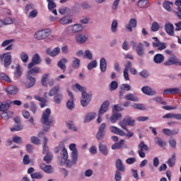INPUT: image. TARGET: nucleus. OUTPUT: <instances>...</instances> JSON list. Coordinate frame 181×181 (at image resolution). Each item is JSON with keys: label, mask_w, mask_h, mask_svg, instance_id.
I'll list each match as a JSON object with an SVG mask.
<instances>
[{"label": "nucleus", "mask_w": 181, "mask_h": 181, "mask_svg": "<svg viewBox=\"0 0 181 181\" xmlns=\"http://www.w3.org/2000/svg\"><path fill=\"white\" fill-rule=\"evenodd\" d=\"M61 156L66 160V163L69 162L68 158H69V154L67 153V149H66L65 147L62 148V153H61ZM69 165V163H66Z\"/></svg>", "instance_id": "a19ab883"}, {"label": "nucleus", "mask_w": 181, "mask_h": 181, "mask_svg": "<svg viewBox=\"0 0 181 181\" xmlns=\"http://www.w3.org/2000/svg\"><path fill=\"white\" fill-rule=\"evenodd\" d=\"M49 74H45L42 76L41 83L44 87H47V80H49Z\"/></svg>", "instance_id": "58836bf2"}, {"label": "nucleus", "mask_w": 181, "mask_h": 181, "mask_svg": "<svg viewBox=\"0 0 181 181\" xmlns=\"http://www.w3.org/2000/svg\"><path fill=\"white\" fill-rule=\"evenodd\" d=\"M116 168L119 172H125V166L122 163L121 159H117L116 160Z\"/></svg>", "instance_id": "c756f323"}, {"label": "nucleus", "mask_w": 181, "mask_h": 181, "mask_svg": "<svg viewBox=\"0 0 181 181\" xmlns=\"http://www.w3.org/2000/svg\"><path fill=\"white\" fill-rule=\"evenodd\" d=\"M110 130L112 134H116V135H120V136H125V132L115 126H111L110 127Z\"/></svg>", "instance_id": "f8f14e48"}, {"label": "nucleus", "mask_w": 181, "mask_h": 181, "mask_svg": "<svg viewBox=\"0 0 181 181\" xmlns=\"http://www.w3.org/2000/svg\"><path fill=\"white\" fill-rule=\"evenodd\" d=\"M99 150H100V152L105 156H107V155H108V148H107V145L100 143Z\"/></svg>", "instance_id": "bb28decb"}, {"label": "nucleus", "mask_w": 181, "mask_h": 181, "mask_svg": "<svg viewBox=\"0 0 181 181\" xmlns=\"http://www.w3.org/2000/svg\"><path fill=\"white\" fill-rule=\"evenodd\" d=\"M137 25V21L136 18H132L129 20L127 25H126V29L129 30V32H132V28H136Z\"/></svg>", "instance_id": "dca6fc26"}, {"label": "nucleus", "mask_w": 181, "mask_h": 181, "mask_svg": "<svg viewBox=\"0 0 181 181\" xmlns=\"http://www.w3.org/2000/svg\"><path fill=\"white\" fill-rule=\"evenodd\" d=\"M82 30L83 25L81 24L70 25L65 29V32L68 33V35H71L72 33H78V32H81Z\"/></svg>", "instance_id": "20e7f679"}, {"label": "nucleus", "mask_w": 181, "mask_h": 181, "mask_svg": "<svg viewBox=\"0 0 181 181\" xmlns=\"http://www.w3.org/2000/svg\"><path fill=\"white\" fill-rule=\"evenodd\" d=\"M119 125H120L123 129H127V125L134 127L135 120L132 119V117L129 116H126L122 121L119 122Z\"/></svg>", "instance_id": "f03ea898"}, {"label": "nucleus", "mask_w": 181, "mask_h": 181, "mask_svg": "<svg viewBox=\"0 0 181 181\" xmlns=\"http://www.w3.org/2000/svg\"><path fill=\"white\" fill-rule=\"evenodd\" d=\"M124 142H125V140L124 139L119 140V142L112 145V147H111L113 151H115V149H121V148L124 146Z\"/></svg>", "instance_id": "72a5a7b5"}, {"label": "nucleus", "mask_w": 181, "mask_h": 181, "mask_svg": "<svg viewBox=\"0 0 181 181\" xmlns=\"http://www.w3.org/2000/svg\"><path fill=\"white\" fill-rule=\"evenodd\" d=\"M27 80L28 83H25L26 88H31V87H33L36 83V79L35 77L32 76V75H29L28 74H27Z\"/></svg>", "instance_id": "9b49d317"}, {"label": "nucleus", "mask_w": 181, "mask_h": 181, "mask_svg": "<svg viewBox=\"0 0 181 181\" xmlns=\"http://www.w3.org/2000/svg\"><path fill=\"white\" fill-rule=\"evenodd\" d=\"M138 148H139V151H138L139 156L140 158H145V152L144 151H148V145L145 144L144 141H141V143L139 144Z\"/></svg>", "instance_id": "1a4fd4ad"}, {"label": "nucleus", "mask_w": 181, "mask_h": 181, "mask_svg": "<svg viewBox=\"0 0 181 181\" xmlns=\"http://www.w3.org/2000/svg\"><path fill=\"white\" fill-rule=\"evenodd\" d=\"M97 67V60L94 59L88 64V70H93Z\"/></svg>", "instance_id": "5fc2aeb1"}, {"label": "nucleus", "mask_w": 181, "mask_h": 181, "mask_svg": "<svg viewBox=\"0 0 181 181\" xmlns=\"http://www.w3.org/2000/svg\"><path fill=\"white\" fill-rule=\"evenodd\" d=\"M40 63H42V59L40 58V55H39V54H35L33 55L31 62L28 64V69H32L33 66L40 64Z\"/></svg>", "instance_id": "0eeeda50"}, {"label": "nucleus", "mask_w": 181, "mask_h": 181, "mask_svg": "<svg viewBox=\"0 0 181 181\" xmlns=\"http://www.w3.org/2000/svg\"><path fill=\"white\" fill-rule=\"evenodd\" d=\"M132 107H133L134 110H146L145 106H144V105L141 103H134V105H132Z\"/></svg>", "instance_id": "bf43d9fd"}, {"label": "nucleus", "mask_w": 181, "mask_h": 181, "mask_svg": "<svg viewBox=\"0 0 181 181\" xmlns=\"http://www.w3.org/2000/svg\"><path fill=\"white\" fill-rule=\"evenodd\" d=\"M76 40L78 43L83 45V43H86L87 41V36L84 35H78L76 36Z\"/></svg>", "instance_id": "f704fd0d"}, {"label": "nucleus", "mask_w": 181, "mask_h": 181, "mask_svg": "<svg viewBox=\"0 0 181 181\" xmlns=\"http://www.w3.org/2000/svg\"><path fill=\"white\" fill-rule=\"evenodd\" d=\"M100 69L102 73L107 71V60L104 57H102L100 60Z\"/></svg>", "instance_id": "412c9836"}, {"label": "nucleus", "mask_w": 181, "mask_h": 181, "mask_svg": "<svg viewBox=\"0 0 181 181\" xmlns=\"http://www.w3.org/2000/svg\"><path fill=\"white\" fill-rule=\"evenodd\" d=\"M120 90H124V91H131V86L129 84L123 83L120 86Z\"/></svg>", "instance_id": "69168bd1"}, {"label": "nucleus", "mask_w": 181, "mask_h": 181, "mask_svg": "<svg viewBox=\"0 0 181 181\" xmlns=\"http://www.w3.org/2000/svg\"><path fill=\"white\" fill-rule=\"evenodd\" d=\"M4 67H6V69H8V67L12 64V56L7 54V55L4 58Z\"/></svg>", "instance_id": "473e14b6"}, {"label": "nucleus", "mask_w": 181, "mask_h": 181, "mask_svg": "<svg viewBox=\"0 0 181 181\" xmlns=\"http://www.w3.org/2000/svg\"><path fill=\"white\" fill-rule=\"evenodd\" d=\"M66 107L68 110H70L71 111L74 110V99L70 98L66 102Z\"/></svg>", "instance_id": "79ce46f5"}, {"label": "nucleus", "mask_w": 181, "mask_h": 181, "mask_svg": "<svg viewBox=\"0 0 181 181\" xmlns=\"http://www.w3.org/2000/svg\"><path fill=\"white\" fill-rule=\"evenodd\" d=\"M160 26L159 24L157 22H153L151 25V32H158V30L159 29Z\"/></svg>", "instance_id": "e2e57ef3"}, {"label": "nucleus", "mask_w": 181, "mask_h": 181, "mask_svg": "<svg viewBox=\"0 0 181 181\" xmlns=\"http://www.w3.org/2000/svg\"><path fill=\"white\" fill-rule=\"evenodd\" d=\"M81 62L80 59L76 57H74V61L72 62L73 69H78L80 67Z\"/></svg>", "instance_id": "de8ad7c7"}, {"label": "nucleus", "mask_w": 181, "mask_h": 181, "mask_svg": "<svg viewBox=\"0 0 181 181\" xmlns=\"http://www.w3.org/2000/svg\"><path fill=\"white\" fill-rule=\"evenodd\" d=\"M12 114H13V112H7L6 111H3L1 114V117L2 118V119H9V118H11Z\"/></svg>", "instance_id": "09e8293b"}, {"label": "nucleus", "mask_w": 181, "mask_h": 181, "mask_svg": "<svg viewBox=\"0 0 181 181\" xmlns=\"http://www.w3.org/2000/svg\"><path fill=\"white\" fill-rule=\"evenodd\" d=\"M62 100H63V93H57L54 96V103H55V104H62Z\"/></svg>", "instance_id": "e433bc0d"}, {"label": "nucleus", "mask_w": 181, "mask_h": 181, "mask_svg": "<svg viewBox=\"0 0 181 181\" xmlns=\"http://www.w3.org/2000/svg\"><path fill=\"white\" fill-rule=\"evenodd\" d=\"M175 163H176V153H173L170 158L168 160V165L170 168H173L175 166Z\"/></svg>", "instance_id": "4c0bfd02"}, {"label": "nucleus", "mask_w": 181, "mask_h": 181, "mask_svg": "<svg viewBox=\"0 0 181 181\" xmlns=\"http://www.w3.org/2000/svg\"><path fill=\"white\" fill-rule=\"evenodd\" d=\"M40 168L43 172H45V173H53V167L50 165L42 163L40 165Z\"/></svg>", "instance_id": "2eb2a0df"}, {"label": "nucleus", "mask_w": 181, "mask_h": 181, "mask_svg": "<svg viewBox=\"0 0 181 181\" xmlns=\"http://www.w3.org/2000/svg\"><path fill=\"white\" fill-rule=\"evenodd\" d=\"M71 158H72V163H76V162H77V159L78 158V151H77V149H74L72 151Z\"/></svg>", "instance_id": "a18cd8bd"}, {"label": "nucleus", "mask_w": 181, "mask_h": 181, "mask_svg": "<svg viewBox=\"0 0 181 181\" xmlns=\"http://www.w3.org/2000/svg\"><path fill=\"white\" fill-rule=\"evenodd\" d=\"M66 127L69 128V129H72V131L77 132V127H74V122L73 121L68 122Z\"/></svg>", "instance_id": "13d9d810"}, {"label": "nucleus", "mask_w": 181, "mask_h": 181, "mask_svg": "<svg viewBox=\"0 0 181 181\" xmlns=\"http://www.w3.org/2000/svg\"><path fill=\"white\" fill-rule=\"evenodd\" d=\"M141 91L144 94H146V95H155V94H156V91L153 90V89L149 86H144L141 88Z\"/></svg>", "instance_id": "4468645a"}, {"label": "nucleus", "mask_w": 181, "mask_h": 181, "mask_svg": "<svg viewBox=\"0 0 181 181\" xmlns=\"http://www.w3.org/2000/svg\"><path fill=\"white\" fill-rule=\"evenodd\" d=\"M28 71L27 74L30 76H33V74H38V73H42V70L38 67H31L28 68Z\"/></svg>", "instance_id": "c85d7f7f"}, {"label": "nucleus", "mask_w": 181, "mask_h": 181, "mask_svg": "<svg viewBox=\"0 0 181 181\" xmlns=\"http://www.w3.org/2000/svg\"><path fill=\"white\" fill-rule=\"evenodd\" d=\"M84 59H88V60H93V54L91 51L86 49L83 55Z\"/></svg>", "instance_id": "6e6d98bb"}, {"label": "nucleus", "mask_w": 181, "mask_h": 181, "mask_svg": "<svg viewBox=\"0 0 181 181\" xmlns=\"http://www.w3.org/2000/svg\"><path fill=\"white\" fill-rule=\"evenodd\" d=\"M163 118H174L175 119H181V114L168 113L163 116Z\"/></svg>", "instance_id": "2f4dec72"}, {"label": "nucleus", "mask_w": 181, "mask_h": 181, "mask_svg": "<svg viewBox=\"0 0 181 181\" xmlns=\"http://www.w3.org/2000/svg\"><path fill=\"white\" fill-rule=\"evenodd\" d=\"M180 131V129L179 128H175L173 129L172 130L169 129H163V132L165 135H167V136H172L175 135H177Z\"/></svg>", "instance_id": "9d476101"}, {"label": "nucleus", "mask_w": 181, "mask_h": 181, "mask_svg": "<svg viewBox=\"0 0 181 181\" xmlns=\"http://www.w3.org/2000/svg\"><path fill=\"white\" fill-rule=\"evenodd\" d=\"M152 39L156 42H152L153 47H158V50H165L166 49V44L165 42H161L156 37H153Z\"/></svg>", "instance_id": "6e6552de"}, {"label": "nucleus", "mask_w": 181, "mask_h": 181, "mask_svg": "<svg viewBox=\"0 0 181 181\" xmlns=\"http://www.w3.org/2000/svg\"><path fill=\"white\" fill-rule=\"evenodd\" d=\"M60 53V47H55L53 51H51L49 49H47V54L52 56V57H54L57 56Z\"/></svg>", "instance_id": "a878e982"}, {"label": "nucleus", "mask_w": 181, "mask_h": 181, "mask_svg": "<svg viewBox=\"0 0 181 181\" xmlns=\"http://www.w3.org/2000/svg\"><path fill=\"white\" fill-rule=\"evenodd\" d=\"M6 91L8 94H11V95H15L18 94V87L10 86L6 89Z\"/></svg>", "instance_id": "b1692460"}, {"label": "nucleus", "mask_w": 181, "mask_h": 181, "mask_svg": "<svg viewBox=\"0 0 181 181\" xmlns=\"http://www.w3.org/2000/svg\"><path fill=\"white\" fill-rule=\"evenodd\" d=\"M97 115L96 112H89L86 115L85 119H84V122H90V121H93L94 118H95Z\"/></svg>", "instance_id": "7c9ffc66"}, {"label": "nucleus", "mask_w": 181, "mask_h": 181, "mask_svg": "<svg viewBox=\"0 0 181 181\" xmlns=\"http://www.w3.org/2000/svg\"><path fill=\"white\" fill-rule=\"evenodd\" d=\"M52 110L49 108H47L44 112L41 117V123L43 124L44 130L47 132L50 129V124L53 122V119L50 118Z\"/></svg>", "instance_id": "f257e3e1"}, {"label": "nucleus", "mask_w": 181, "mask_h": 181, "mask_svg": "<svg viewBox=\"0 0 181 181\" xmlns=\"http://www.w3.org/2000/svg\"><path fill=\"white\" fill-rule=\"evenodd\" d=\"M170 5H173V2L172 1H164L163 3V6L165 11H168V12H170L172 11V8H170Z\"/></svg>", "instance_id": "37998d69"}, {"label": "nucleus", "mask_w": 181, "mask_h": 181, "mask_svg": "<svg viewBox=\"0 0 181 181\" xmlns=\"http://www.w3.org/2000/svg\"><path fill=\"white\" fill-rule=\"evenodd\" d=\"M0 80H4V81H6L7 83H11L12 81L11 80V78L8 76L4 73H0Z\"/></svg>", "instance_id": "3c124183"}, {"label": "nucleus", "mask_w": 181, "mask_h": 181, "mask_svg": "<svg viewBox=\"0 0 181 181\" xmlns=\"http://www.w3.org/2000/svg\"><path fill=\"white\" fill-rule=\"evenodd\" d=\"M10 100L6 102H0V111H8L11 107Z\"/></svg>", "instance_id": "5701e85b"}, {"label": "nucleus", "mask_w": 181, "mask_h": 181, "mask_svg": "<svg viewBox=\"0 0 181 181\" xmlns=\"http://www.w3.org/2000/svg\"><path fill=\"white\" fill-rule=\"evenodd\" d=\"M118 28V22L116 20L113 21L111 25V30L112 33H115L117 32Z\"/></svg>", "instance_id": "4d7b16f0"}, {"label": "nucleus", "mask_w": 181, "mask_h": 181, "mask_svg": "<svg viewBox=\"0 0 181 181\" xmlns=\"http://www.w3.org/2000/svg\"><path fill=\"white\" fill-rule=\"evenodd\" d=\"M110 91H115L118 88V82L113 81L109 85Z\"/></svg>", "instance_id": "c03bdc74"}, {"label": "nucleus", "mask_w": 181, "mask_h": 181, "mask_svg": "<svg viewBox=\"0 0 181 181\" xmlns=\"http://www.w3.org/2000/svg\"><path fill=\"white\" fill-rule=\"evenodd\" d=\"M50 35V30L49 29L42 30L35 33L34 37L37 40H43Z\"/></svg>", "instance_id": "39448f33"}, {"label": "nucleus", "mask_w": 181, "mask_h": 181, "mask_svg": "<svg viewBox=\"0 0 181 181\" xmlns=\"http://www.w3.org/2000/svg\"><path fill=\"white\" fill-rule=\"evenodd\" d=\"M13 23V20L12 18L7 17L4 20H3V25H12Z\"/></svg>", "instance_id": "0e129e2a"}, {"label": "nucleus", "mask_w": 181, "mask_h": 181, "mask_svg": "<svg viewBox=\"0 0 181 181\" xmlns=\"http://www.w3.org/2000/svg\"><path fill=\"white\" fill-rule=\"evenodd\" d=\"M153 62L156 64H160L165 62V57L162 54H156L153 57Z\"/></svg>", "instance_id": "aec40b11"}, {"label": "nucleus", "mask_w": 181, "mask_h": 181, "mask_svg": "<svg viewBox=\"0 0 181 181\" xmlns=\"http://www.w3.org/2000/svg\"><path fill=\"white\" fill-rule=\"evenodd\" d=\"M73 20L69 19L68 17H64L60 20L61 25H69V23H71Z\"/></svg>", "instance_id": "8fccbe9b"}, {"label": "nucleus", "mask_w": 181, "mask_h": 181, "mask_svg": "<svg viewBox=\"0 0 181 181\" xmlns=\"http://www.w3.org/2000/svg\"><path fill=\"white\" fill-rule=\"evenodd\" d=\"M136 52L138 56L144 57L145 56V51L144 50V44L139 42L136 47Z\"/></svg>", "instance_id": "f3484780"}, {"label": "nucleus", "mask_w": 181, "mask_h": 181, "mask_svg": "<svg viewBox=\"0 0 181 181\" xmlns=\"http://www.w3.org/2000/svg\"><path fill=\"white\" fill-rule=\"evenodd\" d=\"M69 60L66 58H62L61 60L59 61L57 66L61 69V70H63L64 71H66V63H67Z\"/></svg>", "instance_id": "cd10ccee"}, {"label": "nucleus", "mask_w": 181, "mask_h": 181, "mask_svg": "<svg viewBox=\"0 0 181 181\" xmlns=\"http://www.w3.org/2000/svg\"><path fill=\"white\" fill-rule=\"evenodd\" d=\"M30 141L32 144H34L35 145H40V143L42 142V141L36 136H31Z\"/></svg>", "instance_id": "680f3d73"}, {"label": "nucleus", "mask_w": 181, "mask_h": 181, "mask_svg": "<svg viewBox=\"0 0 181 181\" xmlns=\"http://www.w3.org/2000/svg\"><path fill=\"white\" fill-rule=\"evenodd\" d=\"M180 93V89L179 88H167L163 91V94L166 95H170V94H177Z\"/></svg>", "instance_id": "6ab92c4d"}, {"label": "nucleus", "mask_w": 181, "mask_h": 181, "mask_svg": "<svg viewBox=\"0 0 181 181\" xmlns=\"http://www.w3.org/2000/svg\"><path fill=\"white\" fill-rule=\"evenodd\" d=\"M91 98H93V94H88L87 92H83L81 99V105L82 107H87V105L91 103Z\"/></svg>", "instance_id": "7ed1b4c3"}, {"label": "nucleus", "mask_w": 181, "mask_h": 181, "mask_svg": "<svg viewBox=\"0 0 181 181\" xmlns=\"http://www.w3.org/2000/svg\"><path fill=\"white\" fill-rule=\"evenodd\" d=\"M124 98L128 101H133L134 103H138V101H139V98H138L136 95L133 93H128L127 95H124Z\"/></svg>", "instance_id": "393cba45"}, {"label": "nucleus", "mask_w": 181, "mask_h": 181, "mask_svg": "<svg viewBox=\"0 0 181 181\" xmlns=\"http://www.w3.org/2000/svg\"><path fill=\"white\" fill-rule=\"evenodd\" d=\"M108 105H110V102L108 100L105 101L100 106L99 110L98 117L97 119L98 124H101V115L105 114L108 111Z\"/></svg>", "instance_id": "423d86ee"}, {"label": "nucleus", "mask_w": 181, "mask_h": 181, "mask_svg": "<svg viewBox=\"0 0 181 181\" xmlns=\"http://www.w3.org/2000/svg\"><path fill=\"white\" fill-rule=\"evenodd\" d=\"M20 58L21 59V62H23V63H28V62H29V55L25 52L21 53Z\"/></svg>", "instance_id": "ea45409f"}, {"label": "nucleus", "mask_w": 181, "mask_h": 181, "mask_svg": "<svg viewBox=\"0 0 181 181\" xmlns=\"http://www.w3.org/2000/svg\"><path fill=\"white\" fill-rule=\"evenodd\" d=\"M122 118V114L121 113H114L110 117V121L112 122V124H115L116 121H118V119H121Z\"/></svg>", "instance_id": "c9c22d12"}, {"label": "nucleus", "mask_w": 181, "mask_h": 181, "mask_svg": "<svg viewBox=\"0 0 181 181\" xmlns=\"http://www.w3.org/2000/svg\"><path fill=\"white\" fill-rule=\"evenodd\" d=\"M52 159H53V155H52V153L45 154V157L43 158V160L47 164L52 162Z\"/></svg>", "instance_id": "603ef678"}, {"label": "nucleus", "mask_w": 181, "mask_h": 181, "mask_svg": "<svg viewBox=\"0 0 181 181\" xmlns=\"http://www.w3.org/2000/svg\"><path fill=\"white\" fill-rule=\"evenodd\" d=\"M14 74L16 78H19V77L22 76V70L21 69V64H17Z\"/></svg>", "instance_id": "49530a36"}, {"label": "nucleus", "mask_w": 181, "mask_h": 181, "mask_svg": "<svg viewBox=\"0 0 181 181\" xmlns=\"http://www.w3.org/2000/svg\"><path fill=\"white\" fill-rule=\"evenodd\" d=\"M32 179H42L43 177V175L40 173H34L31 174Z\"/></svg>", "instance_id": "338daca9"}, {"label": "nucleus", "mask_w": 181, "mask_h": 181, "mask_svg": "<svg viewBox=\"0 0 181 181\" xmlns=\"http://www.w3.org/2000/svg\"><path fill=\"white\" fill-rule=\"evenodd\" d=\"M177 63H179V59L173 55V57H170L164 64L165 66H173V64H177Z\"/></svg>", "instance_id": "a211bd4d"}, {"label": "nucleus", "mask_w": 181, "mask_h": 181, "mask_svg": "<svg viewBox=\"0 0 181 181\" xmlns=\"http://www.w3.org/2000/svg\"><path fill=\"white\" fill-rule=\"evenodd\" d=\"M165 32L170 35V36H175V27L173 25L170 23H166L165 25Z\"/></svg>", "instance_id": "ddd939ff"}, {"label": "nucleus", "mask_w": 181, "mask_h": 181, "mask_svg": "<svg viewBox=\"0 0 181 181\" xmlns=\"http://www.w3.org/2000/svg\"><path fill=\"white\" fill-rule=\"evenodd\" d=\"M48 3V9L49 11H52V9H54L56 8V3H54V0H47Z\"/></svg>", "instance_id": "864d4df0"}, {"label": "nucleus", "mask_w": 181, "mask_h": 181, "mask_svg": "<svg viewBox=\"0 0 181 181\" xmlns=\"http://www.w3.org/2000/svg\"><path fill=\"white\" fill-rule=\"evenodd\" d=\"M146 5H148V1L147 0H139L137 2V6L139 8H146Z\"/></svg>", "instance_id": "052dcab7"}, {"label": "nucleus", "mask_w": 181, "mask_h": 181, "mask_svg": "<svg viewBox=\"0 0 181 181\" xmlns=\"http://www.w3.org/2000/svg\"><path fill=\"white\" fill-rule=\"evenodd\" d=\"M59 91H60V85H56L49 90L48 95H49V97H53V95L55 96L56 94H59Z\"/></svg>", "instance_id": "4be33fe9"}, {"label": "nucleus", "mask_w": 181, "mask_h": 181, "mask_svg": "<svg viewBox=\"0 0 181 181\" xmlns=\"http://www.w3.org/2000/svg\"><path fill=\"white\" fill-rule=\"evenodd\" d=\"M122 179V177L121 176V173L119 170H116L115 175V180L116 181H121Z\"/></svg>", "instance_id": "774afa93"}]
</instances>
